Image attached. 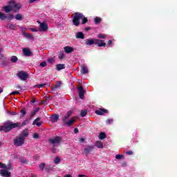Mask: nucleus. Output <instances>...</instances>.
Listing matches in <instances>:
<instances>
[{"instance_id":"1","label":"nucleus","mask_w":177,"mask_h":177,"mask_svg":"<svg viewBox=\"0 0 177 177\" xmlns=\"http://www.w3.org/2000/svg\"><path fill=\"white\" fill-rule=\"evenodd\" d=\"M28 122V120H24L21 123H13L12 121L8 120L3 123V125L0 126V131H3L6 133L8 132H10V131L15 128H21V127H25V125H27Z\"/></svg>"},{"instance_id":"2","label":"nucleus","mask_w":177,"mask_h":177,"mask_svg":"<svg viewBox=\"0 0 177 177\" xmlns=\"http://www.w3.org/2000/svg\"><path fill=\"white\" fill-rule=\"evenodd\" d=\"M82 20V24H86L88 23V18L85 17V15L81 12H75L73 17L72 23L75 27L80 26V21Z\"/></svg>"},{"instance_id":"3","label":"nucleus","mask_w":177,"mask_h":177,"mask_svg":"<svg viewBox=\"0 0 177 177\" xmlns=\"http://www.w3.org/2000/svg\"><path fill=\"white\" fill-rule=\"evenodd\" d=\"M37 23H39V31L41 32H45L46 31H48V28L49 27L48 26V24L45 22H41L39 21H37Z\"/></svg>"},{"instance_id":"4","label":"nucleus","mask_w":177,"mask_h":177,"mask_svg":"<svg viewBox=\"0 0 177 177\" xmlns=\"http://www.w3.org/2000/svg\"><path fill=\"white\" fill-rule=\"evenodd\" d=\"M17 75L18 77H19V80H21V81H26V80L28 78V74L27 73V72H24L23 71H19Z\"/></svg>"},{"instance_id":"5","label":"nucleus","mask_w":177,"mask_h":177,"mask_svg":"<svg viewBox=\"0 0 177 177\" xmlns=\"http://www.w3.org/2000/svg\"><path fill=\"white\" fill-rule=\"evenodd\" d=\"M49 143H51L53 146H56V145L62 142V138L60 136H56L53 138H50L48 140Z\"/></svg>"},{"instance_id":"6","label":"nucleus","mask_w":177,"mask_h":177,"mask_svg":"<svg viewBox=\"0 0 177 177\" xmlns=\"http://www.w3.org/2000/svg\"><path fill=\"white\" fill-rule=\"evenodd\" d=\"M24 140L23 138H21V137L19 136L17 137L16 139L14 140V145L15 146H23V145H24Z\"/></svg>"},{"instance_id":"7","label":"nucleus","mask_w":177,"mask_h":177,"mask_svg":"<svg viewBox=\"0 0 177 177\" xmlns=\"http://www.w3.org/2000/svg\"><path fill=\"white\" fill-rule=\"evenodd\" d=\"M0 168H3V169H7V171H13V167L10 163H8V165H6L0 162Z\"/></svg>"},{"instance_id":"8","label":"nucleus","mask_w":177,"mask_h":177,"mask_svg":"<svg viewBox=\"0 0 177 177\" xmlns=\"http://www.w3.org/2000/svg\"><path fill=\"white\" fill-rule=\"evenodd\" d=\"M77 89L79 92V97L80 99H84V97H85V90L84 89V87L80 86L77 87Z\"/></svg>"},{"instance_id":"9","label":"nucleus","mask_w":177,"mask_h":177,"mask_svg":"<svg viewBox=\"0 0 177 177\" xmlns=\"http://www.w3.org/2000/svg\"><path fill=\"white\" fill-rule=\"evenodd\" d=\"M73 115V111H68L64 118H62V122L66 124L68 121V118Z\"/></svg>"},{"instance_id":"10","label":"nucleus","mask_w":177,"mask_h":177,"mask_svg":"<svg viewBox=\"0 0 177 177\" xmlns=\"http://www.w3.org/2000/svg\"><path fill=\"white\" fill-rule=\"evenodd\" d=\"M95 113L97 115H103V114L109 113V111L103 108H100L98 110H95Z\"/></svg>"},{"instance_id":"11","label":"nucleus","mask_w":177,"mask_h":177,"mask_svg":"<svg viewBox=\"0 0 177 177\" xmlns=\"http://www.w3.org/2000/svg\"><path fill=\"white\" fill-rule=\"evenodd\" d=\"M10 170H8L6 169H1L0 170V175L3 177H10V172H9Z\"/></svg>"},{"instance_id":"12","label":"nucleus","mask_w":177,"mask_h":177,"mask_svg":"<svg viewBox=\"0 0 177 177\" xmlns=\"http://www.w3.org/2000/svg\"><path fill=\"white\" fill-rule=\"evenodd\" d=\"M28 129H25L20 134L19 137L21 138L24 140H26V138H28Z\"/></svg>"},{"instance_id":"13","label":"nucleus","mask_w":177,"mask_h":177,"mask_svg":"<svg viewBox=\"0 0 177 177\" xmlns=\"http://www.w3.org/2000/svg\"><path fill=\"white\" fill-rule=\"evenodd\" d=\"M95 45H97L100 48L102 46H106V43H104V40L95 39Z\"/></svg>"},{"instance_id":"14","label":"nucleus","mask_w":177,"mask_h":177,"mask_svg":"<svg viewBox=\"0 0 177 177\" xmlns=\"http://www.w3.org/2000/svg\"><path fill=\"white\" fill-rule=\"evenodd\" d=\"M24 52V56L30 57L31 55H32V52L30 50V48H24L22 49Z\"/></svg>"},{"instance_id":"15","label":"nucleus","mask_w":177,"mask_h":177,"mask_svg":"<svg viewBox=\"0 0 177 177\" xmlns=\"http://www.w3.org/2000/svg\"><path fill=\"white\" fill-rule=\"evenodd\" d=\"M64 50L65 53H73L74 52V48L67 46L64 48Z\"/></svg>"},{"instance_id":"16","label":"nucleus","mask_w":177,"mask_h":177,"mask_svg":"<svg viewBox=\"0 0 177 177\" xmlns=\"http://www.w3.org/2000/svg\"><path fill=\"white\" fill-rule=\"evenodd\" d=\"M93 149V146H89L87 145L85 148H84V153L86 156H88V154L89 153H91V151H92V150Z\"/></svg>"},{"instance_id":"17","label":"nucleus","mask_w":177,"mask_h":177,"mask_svg":"<svg viewBox=\"0 0 177 177\" xmlns=\"http://www.w3.org/2000/svg\"><path fill=\"white\" fill-rule=\"evenodd\" d=\"M41 121V118H37L32 122V125H37V127H41L42 125V122Z\"/></svg>"},{"instance_id":"18","label":"nucleus","mask_w":177,"mask_h":177,"mask_svg":"<svg viewBox=\"0 0 177 177\" xmlns=\"http://www.w3.org/2000/svg\"><path fill=\"white\" fill-rule=\"evenodd\" d=\"M50 121L51 122H57V121H59V115L58 114L52 115L50 116Z\"/></svg>"},{"instance_id":"19","label":"nucleus","mask_w":177,"mask_h":177,"mask_svg":"<svg viewBox=\"0 0 177 177\" xmlns=\"http://www.w3.org/2000/svg\"><path fill=\"white\" fill-rule=\"evenodd\" d=\"M56 70L57 71H60L62 70H64L66 68V65L64 64H59L55 66Z\"/></svg>"},{"instance_id":"20","label":"nucleus","mask_w":177,"mask_h":177,"mask_svg":"<svg viewBox=\"0 0 177 177\" xmlns=\"http://www.w3.org/2000/svg\"><path fill=\"white\" fill-rule=\"evenodd\" d=\"M81 74H88V73H89V71H88V68L86 66L82 65L81 66Z\"/></svg>"},{"instance_id":"21","label":"nucleus","mask_w":177,"mask_h":177,"mask_svg":"<svg viewBox=\"0 0 177 177\" xmlns=\"http://www.w3.org/2000/svg\"><path fill=\"white\" fill-rule=\"evenodd\" d=\"M95 44V39H87L86 41V45H88L89 46Z\"/></svg>"},{"instance_id":"22","label":"nucleus","mask_w":177,"mask_h":177,"mask_svg":"<svg viewBox=\"0 0 177 177\" xmlns=\"http://www.w3.org/2000/svg\"><path fill=\"white\" fill-rule=\"evenodd\" d=\"M60 86H62V82H57L55 85L53 87H52L51 91H56L57 89L60 88Z\"/></svg>"},{"instance_id":"23","label":"nucleus","mask_w":177,"mask_h":177,"mask_svg":"<svg viewBox=\"0 0 177 177\" xmlns=\"http://www.w3.org/2000/svg\"><path fill=\"white\" fill-rule=\"evenodd\" d=\"M3 9L6 13H10V12H12V10H13V7L10 6H4Z\"/></svg>"},{"instance_id":"24","label":"nucleus","mask_w":177,"mask_h":177,"mask_svg":"<svg viewBox=\"0 0 177 177\" xmlns=\"http://www.w3.org/2000/svg\"><path fill=\"white\" fill-rule=\"evenodd\" d=\"M23 35L25 37V38H28L29 39H34V36H32V35H31L30 33L24 32Z\"/></svg>"},{"instance_id":"25","label":"nucleus","mask_w":177,"mask_h":177,"mask_svg":"<svg viewBox=\"0 0 177 177\" xmlns=\"http://www.w3.org/2000/svg\"><path fill=\"white\" fill-rule=\"evenodd\" d=\"M76 38L84 39L85 38V35H84L82 32H79L76 34Z\"/></svg>"},{"instance_id":"26","label":"nucleus","mask_w":177,"mask_h":177,"mask_svg":"<svg viewBox=\"0 0 177 177\" xmlns=\"http://www.w3.org/2000/svg\"><path fill=\"white\" fill-rule=\"evenodd\" d=\"M6 28H8L9 30H16V25H14L13 24H8L6 25Z\"/></svg>"},{"instance_id":"27","label":"nucleus","mask_w":177,"mask_h":177,"mask_svg":"<svg viewBox=\"0 0 177 177\" xmlns=\"http://www.w3.org/2000/svg\"><path fill=\"white\" fill-rule=\"evenodd\" d=\"M107 138V136L106 135V133L104 132H101L99 135V139L101 140H103V139H106Z\"/></svg>"},{"instance_id":"28","label":"nucleus","mask_w":177,"mask_h":177,"mask_svg":"<svg viewBox=\"0 0 177 177\" xmlns=\"http://www.w3.org/2000/svg\"><path fill=\"white\" fill-rule=\"evenodd\" d=\"M74 122H75V120L71 119V120L67 121L66 122L65 125H66V127H70L71 125H73V124H74Z\"/></svg>"},{"instance_id":"29","label":"nucleus","mask_w":177,"mask_h":177,"mask_svg":"<svg viewBox=\"0 0 177 177\" xmlns=\"http://www.w3.org/2000/svg\"><path fill=\"white\" fill-rule=\"evenodd\" d=\"M95 146L98 147V149H103V142H102V141H97Z\"/></svg>"},{"instance_id":"30","label":"nucleus","mask_w":177,"mask_h":177,"mask_svg":"<svg viewBox=\"0 0 177 177\" xmlns=\"http://www.w3.org/2000/svg\"><path fill=\"white\" fill-rule=\"evenodd\" d=\"M58 59H59V60H63L64 59V51H61L59 53Z\"/></svg>"},{"instance_id":"31","label":"nucleus","mask_w":177,"mask_h":177,"mask_svg":"<svg viewBox=\"0 0 177 177\" xmlns=\"http://www.w3.org/2000/svg\"><path fill=\"white\" fill-rule=\"evenodd\" d=\"M87 114H88V110L86 109L82 110L80 112L81 117H86Z\"/></svg>"},{"instance_id":"32","label":"nucleus","mask_w":177,"mask_h":177,"mask_svg":"<svg viewBox=\"0 0 177 177\" xmlns=\"http://www.w3.org/2000/svg\"><path fill=\"white\" fill-rule=\"evenodd\" d=\"M8 19V16H6L3 12H0V20H5Z\"/></svg>"},{"instance_id":"33","label":"nucleus","mask_w":177,"mask_h":177,"mask_svg":"<svg viewBox=\"0 0 177 177\" xmlns=\"http://www.w3.org/2000/svg\"><path fill=\"white\" fill-rule=\"evenodd\" d=\"M12 9H13V8H15V9H17V10H20V8H21V6L19 3H14V5L12 6Z\"/></svg>"},{"instance_id":"34","label":"nucleus","mask_w":177,"mask_h":177,"mask_svg":"<svg viewBox=\"0 0 177 177\" xmlns=\"http://www.w3.org/2000/svg\"><path fill=\"white\" fill-rule=\"evenodd\" d=\"M21 117H24V115H26V114H27V111L26 110V108H23L21 109Z\"/></svg>"},{"instance_id":"35","label":"nucleus","mask_w":177,"mask_h":177,"mask_svg":"<svg viewBox=\"0 0 177 177\" xmlns=\"http://www.w3.org/2000/svg\"><path fill=\"white\" fill-rule=\"evenodd\" d=\"M15 19L16 20H23V15H21V14H17L15 15Z\"/></svg>"},{"instance_id":"36","label":"nucleus","mask_w":177,"mask_h":177,"mask_svg":"<svg viewBox=\"0 0 177 177\" xmlns=\"http://www.w3.org/2000/svg\"><path fill=\"white\" fill-rule=\"evenodd\" d=\"M101 21H102V18H99L97 17H96L95 18V24H99Z\"/></svg>"},{"instance_id":"37","label":"nucleus","mask_w":177,"mask_h":177,"mask_svg":"<svg viewBox=\"0 0 177 177\" xmlns=\"http://www.w3.org/2000/svg\"><path fill=\"white\" fill-rule=\"evenodd\" d=\"M17 60H18V59H17V57H16V56H12L11 57L12 63H16V62H17Z\"/></svg>"},{"instance_id":"38","label":"nucleus","mask_w":177,"mask_h":177,"mask_svg":"<svg viewBox=\"0 0 177 177\" xmlns=\"http://www.w3.org/2000/svg\"><path fill=\"white\" fill-rule=\"evenodd\" d=\"M54 162L56 165L59 164L60 162V158H59V156L55 157Z\"/></svg>"},{"instance_id":"39","label":"nucleus","mask_w":177,"mask_h":177,"mask_svg":"<svg viewBox=\"0 0 177 177\" xmlns=\"http://www.w3.org/2000/svg\"><path fill=\"white\" fill-rule=\"evenodd\" d=\"M116 160H122L124 158V155L118 154L115 156Z\"/></svg>"},{"instance_id":"40","label":"nucleus","mask_w":177,"mask_h":177,"mask_svg":"<svg viewBox=\"0 0 177 177\" xmlns=\"http://www.w3.org/2000/svg\"><path fill=\"white\" fill-rule=\"evenodd\" d=\"M45 167H46V165L45 163H41L39 165V168L41 171H44V169H45Z\"/></svg>"},{"instance_id":"41","label":"nucleus","mask_w":177,"mask_h":177,"mask_svg":"<svg viewBox=\"0 0 177 177\" xmlns=\"http://www.w3.org/2000/svg\"><path fill=\"white\" fill-rule=\"evenodd\" d=\"M19 160L21 164H27L28 162V161H27V160L24 159V158H21Z\"/></svg>"},{"instance_id":"42","label":"nucleus","mask_w":177,"mask_h":177,"mask_svg":"<svg viewBox=\"0 0 177 177\" xmlns=\"http://www.w3.org/2000/svg\"><path fill=\"white\" fill-rule=\"evenodd\" d=\"M15 18V16H13L12 14H9L8 16H7V18L8 20H13Z\"/></svg>"},{"instance_id":"43","label":"nucleus","mask_w":177,"mask_h":177,"mask_svg":"<svg viewBox=\"0 0 177 177\" xmlns=\"http://www.w3.org/2000/svg\"><path fill=\"white\" fill-rule=\"evenodd\" d=\"M113 119L109 118V119L106 120V123L109 124H113Z\"/></svg>"},{"instance_id":"44","label":"nucleus","mask_w":177,"mask_h":177,"mask_svg":"<svg viewBox=\"0 0 177 177\" xmlns=\"http://www.w3.org/2000/svg\"><path fill=\"white\" fill-rule=\"evenodd\" d=\"M37 114V111H35L34 110L31 111L30 113V118H32V117H34V115H35Z\"/></svg>"},{"instance_id":"45","label":"nucleus","mask_w":177,"mask_h":177,"mask_svg":"<svg viewBox=\"0 0 177 177\" xmlns=\"http://www.w3.org/2000/svg\"><path fill=\"white\" fill-rule=\"evenodd\" d=\"M40 66H41V67H46V66H47L46 62H41Z\"/></svg>"},{"instance_id":"46","label":"nucleus","mask_w":177,"mask_h":177,"mask_svg":"<svg viewBox=\"0 0 177 177\" xmlns=\"http://www.w3.org/2000/svg\"><path fill=\"white\" fill-rule=\"evenodd\" d=\"M47 62H48V63H53V62H55V59L54 58H48V59H47Z\"/></svg>"},{"instance_id":"47","label":"nucleus","mask_w":177,"mask_h":177,"mask_svg":"<svg viewBox=\"0 0 177 177\" xmlns=\"http://www.w3.org/2000/svg\"><path fill=\"white\" fill-rule=\"evenodd\" d=\"M43 86H45V84H37L35 86L36 88H43Z\"/></svg>"},{"instance_id":"48","label":"nucleus","mask_w":177,"mask_h":177,"mask_svg":"<svg viewBox=\"0 0 177 177\" xmlns=\"http://www.w3.org/2000/svg\"><path fill=\"white\" fill-rule=\"evenodd\" d=\"M33 138L34 139H39V135L38 133H34Z\"/></svg>"},{"instance_id":"49","label":"nucleus","mask_w":177,"mask_h":177,"mask_svg":"<svg viewBox=\"0 0 177 177\" xmlns=\"http://www.w3.org/2000/svg\"><path fill=\"white\" fill-rule=\"evenodd\" d=\"M8 113L10 114V115H16V112L15 111H8Z\"/></svg>"},{"instance_id":"50","label":"nucleus","mask_w":177,"mask_h":177,"mask_svg":"<svg viewBox=\"0 0 177 177\" xmlns=\"http://www.w3.org/2000/svg\"><path fill=\"white\" fill-rule=\"evenodd\" d=\"M126 154H127V156H132V154H133V151H126Z\"/></svg>"},{"instance_id":"51","label":"nucleus","mask_w":177,"mask_h":177,"mask_svg":"<svg viewBox=\"0 0 177 177\" xmlns=\"http://www.w3.org/2000/svg\"><path fill=\"white\" fill-rule=\"evenodd\" d=\"M98 38L104 39V38H106V35L102 34L98 35Z\"/></svg>"},{"instance_id":"52","label":"nucleus","mask_w":177,"mask_h":177,"mask_svg":"<svg viewBox=\"0 0 177 177\" xmlns=\"http://www.w3.org/2000/svg\"><path fill=\"white\" fill-rule=\"evenodd\" d=\"M20 93L18 91L12 92L10 95H19Z\"/></svg>"},{"instance_id":"53","label":"nucleus","mask_w":177,"mask_h":177,"mask_svg":"<svg viewBox=\"0 0 177 177\" xmlns=\"http://www.w3.org/2000/svg\"><path fill=\"white\" fill-rule=\"evenodd\" d=\"M57 151V149H56V147H55V146H53L52 148V153H56Z\"/></svg>"},{"instance_id":"54","label":"nucleus","mask_w":177,"mask_h":177,"mask_svg":"<svg viewBox=\"0 0 177 177\" xmlns=\"http://www.w3.org/2000/svg\"><path fill=\"white\" fill-rule=\"evenodd\" d=\"M45 170L47 171V172H49L50 171V166H47L46 168H45Z\"/></svg>"},{"instance_id":"55","label":"nucleus","mask_w":177,"mask_h":177,"mask_svg":"<svg viewBox=\"0 0 177 177\" xmlns=\"http://www.w3.org/2000/svg\"><path fill=\"white\" fill-rule=\"evenodd\" d=\"M37 0H29L28 3H34Z\"/></svg>"},{"instance_id":"56","label":"nucleus","mask_w":177,"mask_h":177,"mask_svg":"<svg viewBox=\"0 0 177 177\" xmlns=\"http://www.w3.org/2000/svg\"><path fill=\"white\" fill-rule=\"evenodd\" d=\"M78 177H88V176L86 175L80 174L78 175Z\"/></svg>"},{"instance_id":"57","label":"nucleus","mask_w":177,"mask_h":177,"mask_svg":"<svg viewBox=\"0 0 177 177\" xmlns=\"http://www.w3.org/2000/svg\"><path fill=\"white\" fill-rule=\"evenodd\" d=\"M74 132H75V133H78V132H79L78 128H75V129H74Z\"/></svg>"},{"instance_id":"58","label":"nucleus","mask_w":177,"mask_h":177,"mask_svg":"<svg viewBox=\"0 0 177 177\" xmlns=\"http://www.w3.org/2000/svg\"><path fill=\"white\" fill-rule=\"evenodd\" d=\"M80 141L83 143V142H85V138H80Z\"/></svg>"},{"instance_id":"59","label":"nucleus","mask_w":177,"mask_h":177,"mask_svg":"<svg viewBox=\"0 0 177 177\" xmlns=\"http://www.w3.org/2000/svg\"><path fill=\"white\" fill-rule=\"evenodd\" d=\"M111 44H113V41L109 40L108 41V45H111Z\"/></svg>"},{"instance_id":"60","label":"nucleus","mask_w":177,"mask_h":177,"mask_svg":"<svg viewBox=\"0 0 177 177\" xmlns=\"http://www.w3.org/2000/svg\"><path fill=\"white\" fill-rule=\"evenodd\" d=\"M91 30V27H87L85 28V31H89Z\"/></svg>"},{"instance_id":"61","label":"nucleus","mask_w":177,"mask_h":177,"mask_svg":"<svg viewBox=\"0 0 177 177\" xmlns=\"http://www.w3.org/2000/svg\"><path fill=\"white\" fill-rule=\"evenodd\" d=\"M31 31H32V32H37V30L35 28H32Z\"/></svg>"},{"instance_id":"62","label":"nucleus","mask_w":177,"mask_h":177,"mask_svg":"<svg viewBox=\"0 0 177 177\" xmlns=\"http://www.w3.org/2000/svg\"><path fill=\"white\" fill-rule=\"evenodd\" d=\"M35 111H36V113H38V111H39V108H37L35 110H34Z\"/></svg>"},{"instance_id":"63","label":"nucleus","mask_w":177,"mask_h":177,"mask_svg":"<svg viewBox=\"0 0 177 177\" xmlns=\"http://www.w3.org/2000/svg\"><path fill=\"white\" fill-rule=\"evenodd\" d=\"M65 177H71V175L67 174V175L65 176Z\"/></svg>"},{"instance_id":"64","label":"nucleus","mask_w":177,"mask_h":177,"mask_svg":"<svg viewBox=\"0 0 177 177\" xmlns=\"http://www.w3.org/2000/svg\"><path fill=\"white\" fill-rule=\"evenodd\" d=\"M31 103H35V99H33V100L31 101Z\"/></svg>"}]
</instances>
